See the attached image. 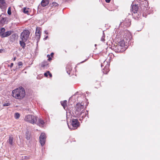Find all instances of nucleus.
Wrapping results in <instances>:
<instances>
[{
	"label": "nucleus",
	"mask_w": 160,
	"mask_h": 160,
	"mask_svg": "<svg viewBox=\"0 0 160 160\" xmlns=\"http://www.w3.org/2000/svg\"><path fill=\"white\" fill-rule=\"evenodd\" d=\"M12 96L17 99H22L25 95L24 89L22 87L17 88L12 92Z\"/></svg>",
	"instance_id": "nucleus-1"
},
{
	"label": "nucleus",
	"mask_w": 160,
	"mask_h": 160,
	"mask_svg": "<svg viewBox=\"0 0 160 160\" xmlns=\"http://www.w3.org/2000/svg\"><path fill=\"white\" fill-rule=\"evenodd\" d=\"M30 35V32L27 30H24L21 34V40H20V44L21 46L24 48L25 46L26 42L28 40Z\"/></svg>",
	"instance_id": "nucleus-2"
},
{
	"label": "nucleus",
	"mask_w": 160,
	"mask_h": 160,
	"mask_svg": "<svg viewBox=\"0 0 160 160\" xmlns=\"http://www.w3.org/2000/svg\"><path fill=\"white\" fill-rule=\"evenodd\" d=\"M24 120L32 124H34L37 122V117L31 115H28L25 116Z\"/></svg>",
	"instance_id": "nucleus-3"
},
{
	"label": "nucleus",
	"mask_w": 160,
	"mask_h": 160,
	"mask_svg": "<svg viewBox=\"0 0 160 160\" xmlns=\"http://www.w3.org/2000/svg\"><path fill=\"white\" fill-rule=\"evenodd\" d=\"M71 124L72 128L68 124V127L69 129H75L79 126V123L78 120L77 119H72L71 120Z\"/></svg>",
	"instance_id": "nucleus-4"
},
{
	"label": "nucleus",
	"mask_w": 160,
	"mask_h": 160,
	"mask_svg": "<svg viewBox=\"0 0 160 160\" xmlns=\"http://www.w3.org/2000/svg\"><path fill=\"white\" fill-rule=\"evenodd\" d=\"M109 63L107 61H105L103 63L101 64V67H104L102 72L104 74H107L109 71Z\"/></svg>",
	"instance_id": "nucleus-5"
},
{
	"label": "nucleus",
	"mask_w": 160,
	"mask_h": 160,
	"mask_svg": "<svg viewBox=\"0 0 160 160\" xmlns=\"http://www.w3.org/2000/svg\"><path fill=\"white\" fill-rule=\"evenodd\" d=\"M84 107V105L83 103H78L75 108L76 109L75 113L77 115V113L80 112V111L82 109H83Z\"/></svg>",
	"instance_id": "nucleus-6"
},
{
	"label": "nucleus",
	"mask_w": 160,
	"mask_h": 160,
	"mask_svg": "<svg viewBox=\"0 0 160 160\" xmlns=\"http://www.w3.org/2000/svg\"><path fill=\"white\" fill-rule=\"evenodd\" d=\"M46 138V135L44 133H42L39 137V141L42 146L45 144Z\"/></svg>",
	"instance_id": "nucleus-7"
},
{
	"label": "nucleus",
	"mask_w": 160,
	"mask_h": 160,
	"mask_svg": "<svg viewBox=\"0 0 160 160\" xmlns=\"http://www.w3.org/2000/svg\"><path fill=\"white\" fill-rule=\"evenodd\" d=\"M5 14L2 13L0 16V27L3 26L7 20V18Z\"/></svg>",
	"instance_id": "nucleus-8"
},
{
	"label": "nucleus",
	"mask_w": 160,
	"mask_h": 160,
	"mask_svg": "<svg viewBox=\"0 0 160 160\" xmlns=\"http://www.w3.org/2000/svg\"><path fill=\"white\" fill-rule=\"evenodd\" d=\"M77 115L78 116L82 117V119L84 118L87 115L88 116V112L86 111V112L84 110H82L81 112L77 113Z\"/></svg>",
	"instance_id": "nucleus-9"
},
{
	"label": "nucleus",
	"mask_w": 160,
	"mask_h": 160,
	"mask_svg": "<svg viewBox=\"0 0 160 160\" xmlns=\"http://www.w3.org/2000/svg\"><path fill=\"white\" fill-rule=\"evenodd\" d=\"M131 20L128 18H126L125 19L124 21L122 22H121L120 24L121 25H123L125 26L126 27H129L131 25Z\"/></svg>",
	"instance_id": "nucleus-10"
},
{
	"label": "nucleus",
	"mask_w": 160,
	"mask_h": 160,
	"mask_svg": "<svg viewBox=\"0 0 160 160\" xmlns=\"http://www.w3.org/2000/svg\"><path fill=\"white\" fill-rule=\"evenodd\" d=\"M6 7V4L4 0H0V8L2 10H5Z\"/></svg>",
	"instance_id": "nucleus-11"
},
{
	"label": "nucleus",
	"mask_w": 160,
	"mask_h": 160,
	"mask_svg": "<svg viewBox=\"0 0 160 160\" xmlns=\"http://www.w3.org/2000/svg\"><path fill=\"white\" fill-rule=\"evenodd\" d=\"M141 8L142 9H145V8L147 10L148 7V2L146 1H142L141 2Z\"/></svg>",
	"instance_id": "nucleus-12"
},
{
	"label": "nucleus",
	"mask_w": 160,
	"mask_h": 160,
	"mask_svg": "<svg viewBox=\"0 0 160 160\" xmlns=\"http://www.w3.org/2000/svg\"><path fill=\"white\" fill-rule=\"evenodd\" d=\"M36 38L38 40L40 39V28L39 27H37L36 29V31L35 32Z\"/></svg>",
	"instance_id": "nucleus-13"
},
{
	"label": "nucleus",
	"mask_w": 160,
	"mask_h": 160,
	"mask_svg": "<svg viewBox=\"0 0 160 160\" xmlns=\"http://www.w3.org/2000/svg\"><path fill=\"white\" fill-rule=\"evenodd\" d=\"M44 121L42 119L39 118L38 120L37 119V122L35 124H37L39 126H42L44 124Z\"/></svg>",
	"instance_id": "nucleus-14"
},
{
	"label": "nucleus",
	"mask_w": 160,
	"mask_h": 160,
	"mask_svg": "<svg viewBox=\"0 0 160 160\" xmlns=\"http://www.w3.org/2000/svg\"><path fill=\"white\" fill-rule=\"evenodd\" d=\"M126 44L124 40H122L119 42L118 48H121V47L122 48L123 47L125 46Z\"/></svg>",
	"instance_id": "nucleus-15"
},
{
	"label": "nucleus",
	"mask_w": 160,
	"mask_h": 160,
	"mask_svg": "<svg viewBox=\"0 0 160 160\" xmlns=\"http://www.w3.org/2000/svg\"><path fill=\"white\" fill-rule=\"evenodd\" d=\"M138 9V7L136 5H133L132 7V11L134 13H137Z\"/></svg>",
	"instance_id": "nucleus-16"
},
{
	"label": "nucleus",
	"mask_w": 160,
	"mask_h": 160,
	"mask_svg": "<svg viewBox=\"0 0 160 160\" xmlns=\"http://www.w3.org/2000/svg\"><path fill=\"white\" fill-rule=\"evenodd\" d=\"M23 12L28 15L30 14V12H31L30 9L28 8H23Z\"/></svg>",
	"instance_id": "nucleus-17"
},
{
	"label": "nucleus",
	"mask_w": 160,
	"mask_h": 160,
	"mask_svg": "<svg viewBox=\"0 0 160 160\" xmlns=\"http://www.w3.org/2000/svg\"><path fill=\"white\" fill-rule=\"evenodd\" d=\"M49 3L48 0H42L41 2V4L43 7H45Z\"/></svg>",
	"instance_id": "nucleus-18"
},
{
	"label": "nucleus",
	"mask_w": 160,
	"mask_h": 160,
	"mask_svg": "<svg viewBox=\"0 0 160 160\" xmlns=\"http://www.w3.org/2000/svg\"><path fill=\"white\" fill-rule=\"evenodd\" d=\"M9 144L11 145H12L13 143V138L12 136H10L9 137V139L7 141Z\"/></svg>",
	"instance_id": "nucleus-19"
},
{
	"label": "nucleus",
	"mask_w": 160,
	"mask_h": 160,
	"mask_svg": "<svg viewBox=\"0 0 160 160\" xmlns=\"http://www.w3.org/2000/svg\"><path fill=\"white\" fill-rule=\"evenodd\" d=\"M12 32V31H10L5 32L2 37H5L10 35Z\"/></svg>",
	"instance_id": "nucleus-20"
},
{
	"label": "nucleus",
	"mask_w": 160,
	"mask_h": 160,
	"mask_svg": "<svg viewBox=\"0 0 160 160\" xmlns=\"http://www.w3.org/2000/svg\"><path fill=\"white\" fill-rule=\"evenodd\" d=\"M72 68L71 66H68L66 67V70L67 73L69 74L70 75L71 73V71L72 70Z\"/></svg>",
	"instance_id": "nucleus-21"
},
{
	"label": "nucleus",
	"mask_w": 160,
	"mask_h": 160,
	"mask_svg": "<svg viewBox=\"0 0 160 160\" xmlns=\"http://www.w3.org/2000/svg\"><path fill=\"white\" fill-rule=\"evenodd\" d=\"M67 101L66 100L61 102V104L64 109H65V107L67 106Z\"/></svg>",
	"instance_id": "nucleus-22"
},
{
	"label": "nucleus",
	"mask_w": 160,
	"mask_h": 160,
	"mask_svg": "<svg viewBox=\"0 0 160 160\" xmlns=\"http://www.w3.org/2000/svg\"><path fill=\"white\" fill-rule=\"evenodd\" d=\"M26 138L27 140H29L30 138V135L28 131H27L25 134Z\"/></svg>",
	"instance_id": "nucleus-23"
},
{
	"label": "nucleus",
	"mask_w": 160,
	"mask_h": 160,
	"mask_svg": "<svg viewBox=\"0 0 160 160\" xmlns=\"http://www.w3.org/2000/svg\"><path fill=\"white\" fill-rule=\"evenodd\" d=\"M5 29L4 28H2L0 29V36L2 37L3 34L5 33Z\"/></svg>",
	"instance_id": "nucleus-24"
},
{
	"label": "nucleus",
	"mask_w": 160,
	"mask_h": 160,
	"mask_svg": "<svg viewBox=\"0 0 160 160\" xmlns=\"http://www.w3.org/2000/svg\"><path fill=\"white\" fill-rule=\"evenodd\" d=\"M48 64V62L47 61H43L42 62L41 67H44L46 66H47Z\"/></svg>",
	"instance_id": "nucleus-25"
},
{
	"label": "nucleus",
	"mask_w": 160,
	"mask_h": 160,
	"mask_svg": "<svg viewBox=\"0 0 160 160\" xmlns=\"http://www.w3.org/2000/svg\"><path fill=\"white\" fill-rule=\"evenodd\" d=\"M20 117V114L18 113H16L14 115V117L15 119H18Z\"/></svg>",
	"instance_id": "nucleus-26"
},
{
	"label": "nucleus",
	"mask_w": 160,
	"mask_h": 160,
	"mask_svg": "<svg viewBox=\"0 0 160 160\" xmlns=\"http://www.w3.org/2000/svg\"><path fill=\"white\" fill-rule=\"evenodd\" d=\"M10 103L9 102H7L6 103H5L3 104V107H6V106H8L10 105Z\"/></svg>",
	"instance_id": "nucleus-27"
},
{
	"label": "nucleus",
	"mask_w": 160,
	"mask_h": 160,
	"mask_svg": "<svg viewBox=\"0 0 160 160\" xmlns=\"http://www.w3.org/2000/svg\"><path fill=\"white\" fill-rule=\"evenodd\" d=\"M8 13L9 15H10L11 14V8L10 7H9L8 8Z\"/></svg>",
	"instance_id": "nucleus-28"
},
{
	"label": "nucleus",
	"mask_w": 160,
	"mask_h": 160,
	"mask_svg": "<svg viewBox=\"0 0 160 160\" xmlns=\"http://www.w3.org/2000/svg\"><path fill=\"white\" fill-rule=\"evenodd\" d=\"M104 38H105V35H104V33H103V35L101 38V41H103V42L105 40Z\"/></svg>",
	"instance_id": "nucleus-29"
},
{
	"label": "nucleus",
	"mask_w": 160,
	"mask_h": 160,
	"mask_svg": "<svg viewBox=\"0 0 160 160\" xmlns=\"http://www.w3.org/2000/svg\"><path fill=\"white\" fill-rule=\"evenodd\" d=\"M48 74H49V71H47L46 72L44 73V75L47 77L48 75Z\"/></svg>",
	"instance_id": "nucleus-30"
},
{
	"label": "nucleus",
	"mask_w": 160,
	"mask_h": 160,
	"mask_svg": "<svg viewBox=\"0 0 160 160\" xmlns=\"http://www.w3.org/2000/svg\"><path fill=\"white\" fill-rule=\"evenodd\" d=\"M52 4L53 5V6H55V7L57 6L58 5V4L55 2H53Z\"/></svg>",
	"instance_id": "nucleus-31"
},
{
	"label": "nucleus",
	"mask_w": 160,
	"mask_h": 160,
	"mask_svg": "<svg viewBox=\"0 0 160 160\" xmlns=\"http://www.w3.org/2000/svg\"><path fill=\"white\" fill-rule=\"evenodd\" d=\"M18 65L19 66H21L22 65V62H19L18 63Z\"/></svg>",
	"instance_id": "nucleus-32"
},
{
	"label": "nucleus",
	"mask_w": 160,
	"mask_h": 160,
	"mask_svg": "<svg viewBox=\"0 0 160 160\" xmlns=\"http://www.w3.org/2000/svg\"><path fill=\"white\" fill-rule=\"evenodd\" d=\"M47 57L48 58V60H51V58L50 57V56L49 55H48Z\"/></svg>",
	"instance_id": "nucleus-33"
},
{
	"label": "nucleus",
	"mask_w": 160,
	"mask_h": 160,
	"mask_svg": "<svg viewBox=\"0 0 160 160\" xmlns=\"http://www.w3.org/2000/svg\"><path fill=\"white\" fill-rule=\"evenodd\" d=\"M76 95H74V96H73L72 97H71L69 99L70 100V99H71L72 98H75V97H76Z\"/></svg>",
	"instance_id": "nucleus-34"
},
{
	"label": "nucleus",
	"mask_w": 160,
	"mask_h": 160,
	"mask_svg": "<svg viewBox=\"0 0 160 160\" xmlns=\"http://www.w3.org/2000/svg\"><path fill=\"white\" fill-rule=\"evenodd\" d=\"M28 157L27 156H24V159H28Z\"/></svg>",
	"instance_id": "nucleus-35"
},
{
	"label": "nucleus",
	"mask_w": 160,
	"mask_h": 160,
	"mask_svg": "<svg viewBox=\"0 0 160 160\" xmlns=\"http://www.w3.org/2000/svg\"><path fill=\"white\" fill-rule=\"evenodd\" d=\"M105 1L109 3L110 2L111 0H105Z\"/></svg>",
	"instance_id": "nucleus-36"
},
{
	"label": "nucleus",
	"mask_w": 160,
	"mask_h": 160,
	"mask_svg": "<svg viewBox=\"0 0 160 160\" xmlns=\"http://www.w3.org/2000/svg\"><path fill=\"white\" fill-rule=\"evenodd\" d=\"M13 63H12L11 64L10 67L11 68L13 66Z\"/></svg>",
	"instance_id": "nucleus-37"
},
{
	"label": "nucleus",
	"mask_w": 160,
	"mask_h": 160,
	"mask_svg": "<svg viewBox=\"0 0 160 160\" xmlns=\"http://www.w3.org/2000/svg\"><path fill=\"white\" fill-rule=\"evenodd\" d=\"M48 75H49L50 77H52V74L51 73H50L49 72V74H48Z\"/></svg>",
	"instance_id": "nucleus-38"
},
{
	"label": "nucleus",
	"mask_w": 160,
	"mask_h": 160,
	"mask_svg": "<svg viewBox=\"0 0 160 160\" xmlns=\"http://www.w3.org/2000/svg\"><path fill=\"white\" fill-rule=\"evenodd\" d=\"M48 38V36H46V37H45V38H44V40H46L47 38Z\"/></svg>",
	"instance_id": "nucleus-39"
},
{
	"label": "nucleus",
	"mask_w": 160,
	"mask_h": 160,
	"mask_svg": "<svg viewBox=\"0 0 160 160\" xmlns=\"http://www.w3.org/2000/svg\"><path fill=\"white\" fill-rule=\"evenodd\" d=\"M44 32H45V33H46V34H48V32H47V31H44Z\"/></svg>",
	"instance_id": "nucleus-40"
},
{
	"label": "nucleus",
	"mask_w": 160,
	"mask_h": 160,
	"mask_svg": "<svg viewBox=\"0 0 160 160\" xmlns=\"http://www.w3.org/2000/svg\"><path fill=\"white\" fill-rule=\"evenodd\" d=\"M54 53L52 52L51 54V55L52 56L53 55Z\"/></svg>",
	"instance_id": "nucleus-41"
},
{
	"label": "nucleus",
	"mask_w": 160,
	"mask_h": 160,
	"mask_svg": "<svg viewBox=\"0 0 160 160\" xmlns=\"http://www.w3.org/2000/svg\"><path fill=\"white\" fill-rule=\"evenodd\" d=\"M16 58H14V60H16Z\"/></svg>",
	"instance_id": "nucleus-42"
},
{
	"label": "nucleus",
	"mask_w": 160,
	"mask_h": 160,
	"mask_svg": "<svg viewBox=\"0 0 160 160\" xmlns=\"http://www.w3.org/2000/svg\"><path fill=\"white\" fill-rule=\"evenodd\" d=\"M120 52H122V51H121L120 50Z\"/></svg>",
	"instance_id": "nucleus-43"
},
{
	"label": "nucleus",
	"mask_w": 160,
	"mask_h": 160,
	"mask_svg": "<svg viewBox=\"0 0 160 160\" xmlns=\"http://www.w3.org/2000/svg\"><path fill=\"white\" fill-rule=\"evenodd\" d=\"M1 52V50H0V52Z\"/></svg>",
	"instance_id": "nucleus-44"
}]
</instances>
